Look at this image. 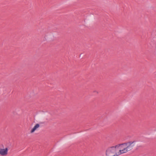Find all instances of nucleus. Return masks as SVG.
Listing matches in <instances>:
<instances>
[{
	"label": "nucleus",
	"mask_w": 156,
	"mask_h": 156,
	"mask_svg": "<svg viewBox=\"0 0 156 156\" xmlns=\"http://www.w3.org/2000/svg\"><path fill=\"white\" fill-rule=\"evenodd\" d=\"M95 92V91H94ZM95 92H96L97 93H98V92L96 91H95Z\"/></svg>",
	"instance_id": "39448f33"
},
{
	"label": "nucleus",
	"mask_w": 156,
	"mask_h": 156,
	"mask_svg": "<svg viewBox=\"0 0 156 156\" xmlns=\"http://www.w3.org/2000/svg\"><path fill=\"white\" fill-rule=\"evenodd\" d=\"M105 154L107 156H119L116 145L108 147L106 151Z\"/></svg>",
	"instance_id": "f03ea898"
},
{
	"label": "nucleus",
	"mask_w": 156,
	"mask_h": 156,
	"mask_svg": "<svg viewBox=\"0 0 156 156\" xmlns=\"http://www.w3.org/2000/svg\"><path fill=\"white\" fill-rule=\"evenodd\" d=\"M40 125L37 123L34 126V127L31 129L30 131V133H34L36 130H37L39 127Z\"/></svg>",
	"instance_id": "20e7f679"
},
{
	"label": "nucleus",
	"mask_w": 156,
	"mask_h": 156,
	"mask_svg": "<svg viewBox=\"0 0 156 156\" xmlns=\"http://www.w3.org/2000/svg\"><path fill=\"white\" fill-rule=\"evenodd\" d=\"M8 149L6 147L0 148V155L1 156H6L8 154Z\"/></svg>",
	"instance_id": "7ed1b4c3"
},
{
	"label": "nucleus",
	"mask_w": 156,
	"mask_h": 156,
	"mask_svg": "<svg viewBox=\"0 0 156 156\" xmlns=\"http://www.w3.org/2000/svg\"><path fill=\"white\" fill-rule=\"evenodd\" d=\"M135 142L134 141H130L116 145L119 155L126 153L131 150L135 146Z\"/></svg>",
	"instance_id": "f257e3e1"
}]
</instances>
